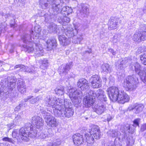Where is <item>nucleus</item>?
I'll list each match as a JSON object with an SVG mask.
<instances>
[{
    "label": "nucleus",
    "mask_w": 146,
    "mask_h": 146,
    "mask_svg": "<svg viewBox=\"0 0 146 146\" xmlns=\"http://www.w3.org/2000/svg\"><path fill=\"white\" fill-rule=\"evenodd\" d=\"M146 51V46L145 45H143L139 48L137 49V52L138 54H140L143 52Z\"/></svg>",
    "instance_id": "47"
},
{
    "label": "nucleus",
    "mask_w": 146,
    "mask_h": 146,
    "mask_svg": "<svg viewBox=\"0 0 146 146\" xmlns=\"http://www.w3.org/2000/svg\"><path fill=\"white\" fill-rule=\"evenodd\" d=\"M46 43L47 44V49L48 50H52L53 48H55L57 46L56 40L54 38L48 39L46 41Z\"/></svg>",
    "instance_id": "25"
},
{
    "label": "nucleus",
    "mask_w": 146,
    "mask_h": 146,
    "mask_svg": "<svg viewBox=\"0 0 146 146\" xmlns=\"http://www.w3.org/2000/svg\"><path fill=\"white\" fill-rule=\"evenodd\" d=\"M68 90L69 96L72 103L75 105L80 104L81 101V99L78 98V95H81L82 92L71 87H68Z\"/></svg>",
    "instance_id": "8"
},
{
    "label": "nucleus",
    "mask_w": 146,
    "mask_h": 146,
    "mask_svg": "<svg viewBox=\"0 0 146 146\" xmlns=\"http://www.w3.org/2000/svg\"><path fill=\"white\" fill-rule=\"evenodd\" d=\"M126 130H127L128 132L132 134L133 133L134 131V129H133L132 128H131L130 126L127 125V126H125Z\"/></svg>",
    "instance_id": "52"
},
{
    "label": "nucleus",
    "mask_w": 146,
    "mask_h": 146,
    "mask_svg": "<svg viewBox=\"0 0 146 146\" xmlns=\"http://www.w3.org/2000/svg\"><path fill=\"white\" fill-rule=\"evenodd\" d=\"M140 58L142 63L144 65H146V52L141 55Z\"/></svg>",
    "instance_id": "46"
},
{
    "label": "nucleus",
    "mask_w": 146,
    "mask_h": 146,
    "mask_svg": "<svg viewBox=\"0 0 146 146\" xmlns=\"http://www.w3.org/2000/svg\"><path fill=\"white\" fill-rule=\"evenodd\" d=\"M63 4L62 0H53L51 4L52 12L51 13L52 15L61 16L62 14H64L66 16L67 6L62 8Z\"/></svg>",
    "instance_id": "4"
},
{
    "label": "nucleus",
    "mask_w": 146,
    "mask_h": 146,
    "mask_svg": "<svg viewBox=\"0 0 146 146\" xmlns=\"http://www.w3.org/2000/svg\"><path fill=\"white\" fill-rule=\"evenodd\" d=\"M31 121L33 125L36 126L38 128H40L43 125L44 121L41 117L37 116L33 117Z\"/></svg>",
    "instance_id": "12"
},
{
    "label": "nucleus",
    "mask_w": 146,
    "mask_h": 146,
    "mask_svg": "<svg viewBox=\"0 0 146 146\" xmlns=\"http://www.w3.org/2000/svg\"><path fill=\"white\" fill-rule=\"evenodd\" d=\"M133 38L135 41L138 42L141 41L139 31L136 33L134 34Z\"/></svg>",
    "instance_id": "44"
},
{
    "label": "nucleus",
    "mask_w": 146,
    "mask_h": 146,
    "mask_svg": "<svg viewBox=\"0 0 146 146\" xmlns=\"http://www.w3.org/2000/svg\"><path fill=\"white\" fill-rule=\"evenodd\" d=\"M117 35H115L112 39H111V41L113 43H116L117 42Z\"/></svg>",
    "instance_id": "58"
},
{
    "label": "nucleus",
    "mask_w": 146,
    "mask_h": 146,
    "mask_svg": "<svg viewBox=\"0 0 146 146\" xmlns=\"http://www.w3.org/2000/svg\"><path fill=\"white\" fill-rule=\"evenodd\" d=\"M101 68L102 71L106 73L108 72L110 70V65L108 64H102Z\"/></svg>",
    "instance_id": "40"
},
{
    "label": "nucleus",
    "mask_w": 146,
    "mask_h": 146,
    "mask_svg": "<svg viewBox=\"0 0 146 146\" xmlns=\"http://www.w3.org/2000/svg\"><path fill=\"white\" fill-rule=\"evenodd\" d=\"M92 50L91 49H90L89 50H86L83 52L82 53V55L84 56H87L90 54L92 53Z\"/></svg>",
    "instance_id": "55"
},
{
    "label": "nucleus",
    "mask_w": 146,
    "mask_h": 146,
    "mask_svg": "<svg viewBox=\"0 0 146 146\" xmlns=\"http://www.w3.org/2000/svg\"><path fill=\"white\" fill-rule=\"evenodd\" d=\"M15 67L16 68H19V70L20 71L25 72L30 74L34 73L35 72V68L32 66L30 67H28L23 65L19 64L16 65Z\"/></svg>",
    "instance_id": "19"
},
{
    "label": "nucleus",
    "mask_w": 146,
    "mask_h": 146,
    "mask_svg": "<svg viewBox=\"0 0 146 146\" xmlns=\"http://www.w3.org/2000/svg\"><path fill=\"white\" fill-rule=\"evenodd\" d=\"M146 130V123L143 124L141 127L140 131L143 132Z\"/></svg>",
    "instance_id": "61"
},
{
    "label": "nucleus",
    "mask_w": 146,
    "mask_h": 146,
    "mask_svg": "<svg viewBox=\"0 0 146 146\" xmlns=\"http://www.w3.org/2000/svg\"><path fill=\"white\" fill-rule=\"evenodd\" d=\"M72 105L70 100H65L59 106V108L54 110V115L56 117H60L62 119L71 117L74 113Z\"/></svg>",
    "instance_id": "2"
},
{
    "label": "nucleus",
    "mask_w": 146,
    "mask_h": 146,
    "mask_svg": "<svg viewBox=\"0 0 146 146\" xmlns=\"http://www.w3.org/2000/svg\"><path fill=\"white\" fill-rule=\"evenodd\" d=\"M138 80L135 76L133 75L128 76L123 81V86L127 91L134 90L136 88Z\"/></svg>",
    "instance_id": "6"
},
{
    "label": "nucleus",
    "mask_w": 146,
    "mask_h": 146,
    "mask_svg": "<svg viewBox=\"0 0 146 146\" xmlns=\"http://www.w3.org/2000/svg\"><path fill=\"white\" fill-rule=\"evenodd\" d=\"M143 74L141 77H140L142 80L146 84V68L143 69Z\"/></svg>",
    "instance_id": "49"
},
{
    "label": "nucleus",
    "mask_w": 146,
    "mask_h": 146,
    "mask_svg": "<svg viewBox=\"0 0 146 146\" xmlns=\"http://www.w3.org/2000/svg\"><path fill=\"white\" fill-rule=\"evenodd\" d=\"M23 111L19 113L18 114L16 115L14 119L15 121L19 122L21 121L23 119Z\"/></svg>",
    "instance_id": "37"
},
{
    "label": "nucleus",
    "mask_w": 146,
    "mask_h": 146,
    "mask_svg": "<svg viewBox=\"0 0 146 146\" xmlns=\"http://www.w3.org/2000/svg\"><path fill=\"white\" fill-rule=\"evenodd\" d=\"M37 47L36 49V54H39L40 55L42 56L43 55L42 53L43 51L42 48V47L39 48L38 47Z\"/></svg>",
    "instance_id": "50"
},
{
    "label": "nucleus",
    "mask_w": 146,
    "mask_h": 146,
    "mask_svg": "<svg viewBox=\"0 0 146 146\" xmlns=\"http://www.w3.org/2000/svg\"><path fill=\"white\" fill-rule=\"evenodd\" d=\"M58 39L60 44L63 46L67 45L70 43V40L64 35L59 36Z\"/></svg>",
    "instance_id": "29"
},
{
    "label": "nucleus",
    "mask_w": 146,
    "mask_h": 146,
    "mask_svg": "<svg viewBox=\"0 0 146 146\" xmlns=\"http://www.w3.org/2000/svg\"><path fill=\"white\" fill-rule=\"evenodd\" d=\"M15 124L14 123H12L11 124H8L7 125V126L9 130H10L11 129H13L15 126Z\"/></svg>",
    "instance_id": "62"
},
{
    "label": "nucleus",
    "mask_w": 146,
    "mask_h": 146,
    "mask_svg": "<svg viewBox=\"0 0 146 146\" xmlns=\"http://www.w3.org/2000/svg\"><path fill=\"white\" fill-rule=\"evenodd\" d=\"M64 17H63L61 16H59L57 21L59 23L62 25V27H65L67 26L68 27V24L70 21V19L69 18L66 17L65 15H64Z\"/></svg>",
    "instance_id": "26"
},
{
    "label": "nucleus",
    "mask_w": 146,
    "mask_h": 146,
    "mask_svg": "<svg viewBox=\"0 0 146 146\" xmlns=\"http://www.w3.org/2000/svg\"><path fill=\"white\" fill-rule=\"evenodd\" d=\"M53 0H40L39 4L40 6L42 9H46L50 4V1L51 4Z\"/></svg>",
    "instance_id": "32"
},
{
    "label": "nucleus",
    "mask_w": 146,
    "mask_h": 146,
    "mask_svg": "<svg viewBox=\"0 0 146 146\" xmlns=\"http://www.w3.org/2000/svg\"><path fill=\"white\" fill-rule=\"evenodd\" d=\"M17 87L19 91L22 94L25 92L26 90V87L24 86L23 82L21 80H18Z\"/></svg>",
    "instance_id": "33"
},
{
    "label": "nucleus",
    "mask_w": 146,
    "mask_h": 146,
    "mask_svg": "<svg viewBox=\"0 0 146 146\" xmlns=\"http://www.w3.org/2000/svg\"><path fill=\"white\" fill-rule=\"evenodd\" d=\"M144 106L142 104H136L133 106H131L128 108V110L129 111L134 110L135 113L138 114L141 112Z\"/></svg>",
    "instance_id": "22"
},
{
    "label": "nucleus",
    "mask_w": 146,
    "mask_h": 146,
    "mask_svg": "<svg viewBox=\"0 0 146 146\" xmlns=\"http://www.w3.org/2000/svg\"><path fill=\"white\" fill-rule=\"evenodd\" d=\"M44 102L45 106L53 108L54 111L55 110L59 108V106L62 105L63 100L59 99L55 100L47 96L45 98Z\"/></svg>",
    "instance_id": "9"
},
{
    "label": "nucleus",
    "mask_w": 146,
    "mask_h": 146,
    "mask_svg": "<svg viewBox=\"0 0 146 146\" xmlns=\"http://www.w3.org/2000/svg\"><path fill=\"white\" fill-rule=\"evenodd\" d=\"M113 117L112 116H111L110 115H107V121L108 122H109L112 119Z\"/></svg>",
    "instance_id": "63"
},
{
    "label": "nucleus",
    "mask_w": 146,
    "mask_h": 146,
    "mask_svg": "<svg viewBox=\"0 0 146 146\" xmlns=\"http://www.w3.org/2000/svg\"><path fill=\"white\" fill-rule=\"evenodd\" d=\"M60 27L54 23H52L49 25L48 27V31L50 33H54L59 34L60 32Z\"/></svg>",
    "instance_id": "24"
},
{
    "label": "nucleus",
    "mask_w": 146,
    "mask_h": 146,
    "mask_svg": "<svg viewBox=\"0 0 146 146\" xmlns=\"http://www.w3.org/2000/svg\"><path fill=\"white\" fill-rule=\"evenodd\" d=\"M47 110V111L44 109H40V113L45 119V117H47V116L51 115L50 113L48 112V111L49 112H50L51 111L50 110H48V108H47V110Z\"/></svg>",
    "instance_id": "38"
},
{
    "label": "nucleus",
    "mask_w": 146,
    "mask_h": 146,
    "mask_svg": "<svg viewBox=\"0 0 146 146\" xmlns=\"http://www.w3.org/2000/svg\"><path fill=\"white\" fill-rule=\"evenodd\" d=\"M42 63V66L40 67L42 69H44L48 66V60L46 59H44L42 60H41L40 61Z\"/></svg>",
    "instance_id": "42"
},
{
    "label": "nucleus",
    "mask_w": 146,
    "mask_h": 146,
    "mask_svg": "<svg viewBox=\"0 0 146 146\" xmlns=\"http://www.w3.org/2000/svg\"><path fill=\"white\" fill-rule=\"evenodd\" d=\"M140 41L144 40L146 39V32L145 31H139Z\"/></svg>",
    "instance_id": "48"
},
{
    "label": "nucleus",
    "mask_w": 146,
    "mask_h": 146,
    "mask_svg": "<svg viewBox=\"0 0 146 146\" xmlns=\"http://www.w3.org/2000/svg\"><path fill=\"white\" fill-rule=\"evenodd\" d=\"M13 17V20H11L10 23V25L11 27L14 28L17 26V24L15 23L14 17H14Z\"/></svg>",
    "instance_id": "56"
},
{
    "label": "nucleus",
    "mask_w": 146,
    "mask_h": 146,
    "mask_svg": "<svg viewBox=\"0 0 146 146\" xmlns=\"http://www.w3.org/2000/svg\"><path fill=\"white\" fill-rule=\"evenodd\" d=\"M90 80L91 84L94 88H97L101 86V80L100 77L98 75L93 76L91 78Z\"/></svg>",
    "instance_id": "11"
},
{
    "label": "nucleus",
    "mask_w": 146,
    "mask_h": 146,
    "mask_svg": "<svg viewBox=\"0 0 146 146\" xmlns=\"http://www.w3.org/2000/svg\"><path fill=\"white\" fill-rule=\"evenodd\" d=\"M29 137L28 138L29 139V137H35L36 136L37 132L36 130L33 129V130H32L31 131H30L28 133Z\"/></svg>",
    "instance_id": "45"
},
{
    "label": "nucleus",
    "mask_w": 146,
    "mask_h": 146,
    "mask_svg": "<svg viewBox=\"0 0 146 146\" xmlns=\"http://www.w3.org/2000/svg\"><path fill=\"white\" fill-rule=\"evenodd\" d=\"M45 121L47 125L50 127H54L58 125L56 119L52 115L46 117Z\"/></svg>",
    "instance_id": "16"
},
{
    "label": "nucleus",
    "mask_w": 146,
    "mask_h": 146,
    "mask_svg": "<svg viewBox=\"0 0 146 146\" xmlns=\"http://www.w3.org/2000/svg\"><path fill=\"white\" fill-rule=\"evenodd\" d=\"M108 135L112 137H115L119 136L120 133L119 131L116 129H110L108 132Z\"/></svg>",
    "instance_id": "35"
},
{
    "label": "nucleus",
    "mask_w": 146,
    "mask_h": 146,
    "mask_svg": "<svg viewBox=\"0 0 146 146\" xmlns=\"http://www.w3.org/2000/svg\"><path fill=\"white\" fill-rule=\"evenodd\" d=\"M21 39L24 43L26 44L23 45L24 50L28 53H32L34 50V45L36 46L35 43V38H32L27 34H24L21 37Z\"/></svg>",
    "instance_id": "5"
},
{
    "label": "nucleus",
    "mask_w": 146,
    "mask_h": 146,
    "mask_svg": "<svg viewBox=\"0 0 146 146\" xmlns=\"http://www.w3.org/2000/svg\"><path fill=\"white\" fill-rule=\"evenodd\" d=\"M42 99V97L40 96H38L35 98L33 96H29L24 98V102L28 101L30 104H33Z\"/></svg>",
    "instance_id": "23"
},
{
    "label": "nucleus",
    "mask_w": 146,
    "mask_h": 146,
    "mask_svg": "<svg viewBox=\"0 0 146 146\" xmlns=\"http://www.w3.org/2000/svg\"><path fill=\"white\" fill-rule=\"evenodd\" d=\"M127 146H132L134 143V141L133 138L131 137H128L127 138Z\"/></svg>",
    "instance_id": "43"
},
{
    "label": "nucleus",
    "mask_w": 146,
    "mask_h": 146,
    "mask_svg": "<svg viewBox=\"0 0 146 146\" xmlns=\"http://www.w3.org/2000/svg\"><path fill=\"white\" fill-rule=\"evenodd\" d=\"M119 21V19L117 18H111L109 23V28L111 29H115L118 24V22Z\"/></svg>",
    "instance_id": "28"
},
{
    "label": "nucleus",
    "mask_w": 146,
    "mask_h": 146,
    "mask_svg": "<svg viewBox=\"0 0 146 146\" xmlns=\"http://www.w3.org/2000/svg\"><path fill=\"white\" fill-rule=\"evenodd\" d=\"M90 134L94 137L95 139H98L100 138L101 136V132L98 126L94 125L92 128Z\"/></svg>",
    "instance_id": "17"
},
{
    "label": "nucleus",
    "mask_w": 146,
    "mask_h": 146,
    "mask_svg": "<svg viewBox=\"0 0 146 146\" xmlns=\"http://www.w3.org/2000/svg\"><path fill=\"white\" fill-rule=\"evenodd\" d=\"M22 104H20L18 106H16L14 110L15 111H18L20 110L21 109V107L23 106V104L24 103V102L23 100L22 101Z\"/></svg>",
    "instance_id": "53"
},
{
    "label": "nucleus",
    "mask_w": 146,
    "mask_h": 146,
    "mask_svg": "<svg viewBox=\"0 0 146 146\" xmlns=\"http://www.w3.org/2000/svg\"><path fill=\"white\" fill-rule=\"evenodd\" d=\"M81 7L82 9L81 12V13L87 16L89 13V9L87 6L84 4H82Z\"/></svg>",
    "instance_id": "36"
},
{
    "label": "nucleus",
    "mask_w": 146,
    "mask_h": 146,
    "mask_svg": "<svg viewBox=\"0 0 146 146\" xmlns=\"http://www.w3.org/2000/svg\"><path fill=\"white\" fill-rule=\"evenodd\" d=\"M140 27L141 30L142 31H145L146 32V25L144 24H141L140 25Z\"/></svg>",
    "instance_id": "60"
},
{
    "label": "nucleus",
    "mask_w": 146,
    "mask_h": 146,
    "mask_svg": "<svg viewBox=\"0 0 146 146\" xmlns=\"http://www.w3.org/2000/svg\"><path fill=\"white\" fill-rule=\"evenodd\" d=\"M10 79L11 78L9 77H7V78L1 80L0 83V85H1V87L5 88L4 90H7L9 92H10V87L8 82V79Z\"/></svg>",
    "instance_id": "27"
},
{
    "label": "nucleus",
    "mask_w": 146,
    "mask_h": 146,
    "mask_svg": "<svg viewBox=\"0 0 146 146\" xmlns=\"http://www.w3.org/2000/svg\"><path fill=\"white\" fill-rule=\"evenodd\" d=\"M11 79H8V82L10 87V92H11L13 89L16 86V79L13 76L8 77Z\"/></svg>",
    "instance_id": "31"
},
{
    "label": "nucleus",
    "mask_w": 146,
    "mask_h": 146,
    "mask_svg": "<svg viewBox=\"0 0 146 146\" xmlns=\"http://www.w3.org/2000/svg\"><path fill=\"white\" fill-rule=\"evenodd\" d=\"M95 98L93 95H89L88 92V94L84 97L83 100L84 104L86 107L89 108L92 106L95 100Z\"/></svg>",
    "instance_id": "14"
},
{
    "label": "nucleus",
    "mask_w": 146,
    "mask_h": 146,
    "mask_svg": "<svg viewBox=\"0 0 146 146\" xmlns=\"http://www.w3.org/2000/svg\"><path fill=\"white\" fill-rule=\"evenodd\" d=\"M0 15H1L2 16H4L6 18L11 17H14V16L13 14H12L7 13L5 14L4 15L3 12H1V13L0 14Z\"/></svg>",
    "instance_id": "54"
},
{
    "label": "nucleus",
    "mask_w": 146,
    "mask_h": 146,
    "mask_svg": "<svg viewBox=\"0 0 146 146\" xmlns=\"http://www.w3.org/2000/svg\"><path fill=\"white\" fill-rule=\"evenodd\" d=\"M140 121V119L138 118L134 120L133 121V126L134 127H135L137 126H139V122Z\"/></svg>",
    "instance_id": "51"
},
{
    "label": "nucleus",
    "mask_w": 146,
    "mask_h": 146,
    "mask_svg": "<svg viewBox=\"0 0 146 146\" xmlns=\"http://www.w3.org/2000/svg\"><path fill=\"white\" fill-rule=\"evenodd\" d=\"M63 28L65 31L66 35L69 38H71L73 36L74 38L73 41L75 43H80V42L83 39L82 34L77 35L76 39V34L78 33V31L76 29L73 30L72 27H63Z\"/></svg>",
    "instance_id": "7"
},
{
    "label": "nucleus",
    "mask_w": 146,
    "mask_h": 146,
    "mask_svg": "<svg viewBox=\"0 0 146 146\" xmlns=\"http://www.w3.org/2000/svg\"><path fill=\"white\" fill-rule=\"evenodd\" d=\"M85 137L86 138V142L89 145H88L90 146V145L93 144L94 142V139L93 136L91 134H86L85 135Z\"/></svg>",
    "instance_id": "34"
},
{
    "label": "nucleus",
    "mask_w": 146,
    "mask_h": 146,
    "mask_svg": "<svg viewBox=\"0 0 146 146\" xmlns=\"http://www.w3.org/2000/svg\"><path fill=\"white\" fill-rule=\"evenodd\" d=\"M127 137L126 133H124L123 134L121 135V141H124L126 137Z\"/></svg>",
    "instance_id": "64"
},
{
    "label": "nucleus",
    "mask_w": 146,
    "mask_h": 146,
    "mask_svg": "<svg viewBox=\"0 0 146 146\" xmlns=\"http://www.w3.org/2000/svg\"><path fill=\"white\" fill-rule=\"evenodd\" d=\"M64 90L63 87H61L55 89V91L56 93L58 95H62L64 93Z\"/></svg>",
    "instance_id": "41"
},
{
    "label": "nucleus",
    "mask_w": 146,
    "mask_h": 146,
    "mask_svg": "<svg viewBox=\"0 0 146 146\" xmlns=\"http://www.w3.org/2000/svg\"><path fill=\"white\" fill-rule=\"evenodd\" d=\"M77 85L78 88L82 90L88 89L89 87L87 80L84 78L80 79L77 82Z\"/></svg>",
    "instance_id": "20"
},
{
    "label": "nucleus",
    "mask_w": 146,
    "mask_h": 146,
    "mask_svg": "<svg viewBox=\"0 0 146 146\" xmlns=\"http://www.w3.org/2000/svg\"><path fill=\"white\" fill-rule=\"evenodd\" d=\"M34 32L33 31H31L30 32V34H25L29 35V36H31L32 38H34L35 39H36L38 38L39 37V35L40 34L41 29L39 25H37L35 26L34 28Z\"/></svg>",
    "instance_id": "21"
},
{
    "label": "nucleus",
    "mask_w": 146,
    "mask_h": 146,
    "mask_svg": "<svg viewBox=\"0 0 146 146\" xmlns=\"http://www.w3.org/2000/svg\"><path fill=\"white\" fill-rule=\"evenodd\" d=\"M72 139L74 144L77 145L83 144L85 142L83 135L79 133H77L74 135L72 136Z\"/></svg>",
    "instance_id": "15"
},
{
    "label": "nucleus",
    "mask_w": 146,
    "mask_h": 146,
    "mask_svg": "<svg viewBox=\"0 0 146 146\" xmlns=\"http://www.w3.org/2000/svg\"><path fill=\"white\" fill-rule=\"evenodd\" d=\"M135 68V71L140 77H141L143 74L144 71L141 70V66L137 62H136L134 64Z\"/></svg>",
    "instance_id": "30"
},
{
    "label": "nucleus",
    "mask_w": 146,
    "mask_h": 146,
    "mask_svg": "<svg viewBox=\"0 0 146 146\" xmlns=\"http://www.w3.org/2000/svg\"><path fill=\"white\" fill-rule=\"evenodd\" d=\"M66 11V13H65L66 14V15H68L69 14L72 13V9L70 7L68 6H67Z\"/></svg>",
    "instance_id": "59"
},
{
    "label": "nucleus",
    "mask_w": 146,
    "mask_h": 146,
    "mask_svg": "<svg viewBox=\"0 0 146 146\" xmlns=\"http://www.w3.org/2000/svg\"><path fill=\"white\" fill-rule=\"evenodd\" d=\"M73 65L72 62H70L66 64H63L59 67L58 72L60 74H66Z\"/></svg>",
    "instance_id": "13"
},
{
    "label": "nucleus",
    "mask_w": 146,
    "mask_h": 146,
    "mask_svg": "<svg viewBox=\"0 0 146 146\" xmlns=\"http://www.w3.org/2000/svg\"><path fill=\"white\" fill-rule=\"evenodd\" d=\"M33 126L30 123L25 124V127L21 128L19 130H16L12 132V136L13 138L8 137H4L2 139L4 141H7L15 144L17 141L21 142L22 141H29V133L33 129Z\"/></svg>",
    "instance_id": "1"
},
{
    "label": "nucleus",
    "mask_w": 146,
    "mask_h": 146,
    "mask_svg": "<svg viewBox=\"0 0 146 146\" xmlns=\"http://www.w3.org/2000/svg\"><path fill=\"white\" fill-rule=\"evenodd\" d=\"M61 143V140L60 139H57L54 140L52 143H50L48 146H59Z\"/></svg>",
    "instance_id": "39"
},
{
    "label": "nucleus",
    "mask_w": 146,
    "mask_h": 146,
    "mask_svg": "<svg viewBox=\"0 0 146 146\" xmlns=\"http://www.w3.org/2000/svg\"><path fill=\"white\" fill-rule=\"evenodd\" d=\"M107 94L110 100L113 102L117 101L119 103L124 104L129 100V97L126 94L123 92H119L116 87H111L108 88Z\"/></svg>",
    "instance_id": "3"
},
{
    "label": "nucleus",
    "mask_w": 146,
    "mask_h": 146,
    "mask_svg": "<svg viewBox=\"0 0 146 146\" xmlns=\"http://www.w3.org/2000/svg\"><path fill=\"white\" fill-rule=\"evenodd\" d=\"M45 18V21L46 22H48L50 19L51 17L49 15L47 14H46L44 15Z\"/></svg>",
    "instance_id": "57"
},
{
    "label": "nucleus",
    "mask_w": 146,
    "mask_h": 146,
    "mask_svg": "<svg viewBox=\"0 0 146 146\" xmlns=\"http://www.w3.org/2000/svg\"><path fill=\"white\" fill-rule=\"evenodd\" d=\"M104 91L100 89H98L96 92L92 90L88 92L89 95H93L95 98L96 97L100 101L106 102L107 100V98L104 94Z\"/></svg>",
    "instance_id": "10"
},
{
    "label": "nucleus",
    "mask_w": 146,
    "mask_h": 146,
    "mask_svg": "<svg viewBox=\"0 0 146 146\" xmlns=\"http://www.w3.org/2000/svg\"><path fill=\"white\" fill-rule=\"evenodd\" d=\"M94 111L98 115H101L106 110L105 105L102 104H98L95 105L93 108Z\"/></svg>",
    "instance_id": "18"
}]
</instances>
